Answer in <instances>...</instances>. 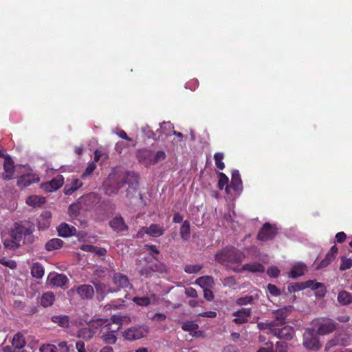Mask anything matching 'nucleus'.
Wrapping results in <instances>:
<instances>
[{
    "mask_svg": "<svg viewBox=\"0 0 352 352\" xmlns=\"http://www.w3.org/2000/svg\"><path fill=\"white\" fill-rule=\"evenodd\" d=\"M50 213L48 212H45L44 214H42L40 217L38 219V228L39 230H45L50 225Z\"/></svg>",
    "mask_w": 352,
    "mask_h": 352,
    "instance_id": "35",
    "label": "nucleus"
},
{
    "mask_svg": "<svg viewBox=\"0 0 352 352\" xmlns=\"http://www.w3.org/2000/svg\"><path fill=\"white\" fill-rule=\"evenodd\" d=\"M41 198L36 195L29 196L26 200L27 204L32 206H36L41 202Z\"/></svg>",
    "mask_w": 352,
    "mask_h": 352,
    "instance_id": "54",
    "label": "nucleus"
},
{
    "mask_svg": "<svg viewBox=\"0 0 352 352\" xmlns=\"http://www.w3.org/2000/svg\"><path fill=\"white\" fill-rule=\"evenodd\" d=\"M157 299H158L157 296L154 293H151L148 296H142V297L135 296L133 298V301L137 305H139L141 307H147L151 302L154 303Z\"/></svg>",
    "mask_w": 352,
    "mask_h": 352,
    "instance_id": "25",
    "label": "nucleus"
},
{
    "mask_svg": "<svg viewBox=\"0 0 352 352\" xmlns=\"http://www.w3.org/2000/svg\"><path fill=\"white\" fill-rule=\"evenodd\" d=\"M274 351V344L270 341H267L261 346L257 352H273Z\"/></svg>",
    "mask_w": 352,
    "mask_h": 352,
    "instance_id": "52",
    "label": "nucleus"
},
{
    "mask_svg": "<svg viewBox=\"0 0 352 352\" xmlns=\"http://www.w3.org/2000/svg\"><path fill=\"white\" fill-rule=\"evenodd\" d=\"M197 283L201 287H204L206 286H211L214 283V280L212 276H205L199 277L197 279Z\"/></svg>",
    "mask_w": 352,
    "mask_h": 352,
    "instance_id": "42",
    "label": "nucleus"
},
{
    "mask_svg": "<svg viewBox=\"0 0 352 352\" xmlns=\"http://www.w3.org/2000/svg\"><path fill=\"white\" fill-rule=\"evenodd\" d=\"M4 173L2 175V177L4 180H10L13 178L15 168L14 162L10 156L5 157L3 164Z\"/></svg>",
    "mask_w": 352,
    "mask_h": 352,
    "instance_id": "19",
    "label": "nucleus"
},
{
    "mask_svg": "<svg viewBox=\"0 0 352 352\" xmlns=\"http://www.w3.org/2000/svg\"><path fill=\"white\" fill-rule=\"evenodd\" d=\"M306 288H311L313 290H318L317 296L323 297L325 295V288L324 285L315 280H309L305 282L293 283L288 285L287 290L290 293L302 291Z\"/></svg>",
    "mask_w": 352,
    "mask_h": 352,
    "instance_id": "2",
    "label": "nucleus"
},
{
    "mask_svg": "<svg viewBox=\"0 0 352 352\" xmlns=\"http://www.w3.org/2000/svg\"><path fill=\"white\" fill-rule=\"evenodd\" d=\"M223 153L220 152L215 153L214 155L215 165L220 170H223L225 168V164L224 162H223Z\"/></svg>",
    "mask_w": 352,
    "mask_h": 352,
    "instance_id": "44",
    "label": "nucleus"
},
{
    "mask_svg": "<svg viewBox=\"0 0 352 352\" xmlns=\"http://www.w3.org/2000/svg\"><path fill=\"white\" fill-rule=\"evenodd\" d=\"M280 273L279 269L276 266L270 267L267 270V274L271 278H277Z\"/></svg>",
    "mask_w": 352,
    "mask_h": 352,
    "instance_id": "56",
    "label": "nucleus"
},
{
    "mask_svg": "<svg viewBox=\"0 0 352 352\" xmlns=\"http://www.w3.org/2000/svg\"><path fill=\"white\" fill-rule=\"evenodd\" d=\"M292 310V306L289 305L273 311L272 315L274 320L267 324L269 329H274L278 326L284 325L286 322V318L289 316Z\"/></svg>",
    "mask_w": 352,
    "mask_h": 352,
    "instance_id": "3",
    "label": "nucleus"
},
{
    "mask_svg": "<svg viewBox=\"0 0 352 352\" xmlns=\"http://www.w3.org/2000/svg\"><path fill=\"white\" fill-rule=\"evenodd\" d=\"M142 233L153 237H158L164 234V230L160 225L153 223L149 227H142L137 234L138 237H141Z\"/></svg>",
    "mask_w": 352,
    "mask_h": 352,
    "instance_id": "15",
    "label": "nucleus"
},
{
    "mask_svg": "<svg viewBox=\"0 0 352 352\" xmlns=\"http://www.w3.org/2000/svg\"><path fill=\"white\" fill-rule=\"evenodd\" d=\"M39 181V177L33 173H28L26 175H21L17 179V186L20 188H25L32 184L38 182Z\"/></svg>",
    "mask_w": 352,
    "mask_h": 352,
    "instance_id": "22",
    "label": "nucleus"
},
{
    "mask_svg": "<svg viewBox=\"0 0 352 352\" xmlns=\"http://www.w3.org/2000/svg\"><path fill=\"white\" fill-rule=\"evenodd\" d=\"M338 344V340L336 339H331L329 340L325 345L324 351L327 352L332 347L336 346Z\"/></svg>",
    "mask_w": 352,
    "mask_h": 352,
    "instance_id": "64",
    "label": "nucleus"
},
{
    "mask_svg": "<svg viewBox=\"0 0 352 352\" xmlns=\"http://www.w3.org/2000/svg\"><path fill=\"white\" fill-rule=\"evenodd\" d=\"M338 300L342 305H347L352 302V295L349 292L342 290L338 293Z\"/></svg>",
    "mask_w": 352,
    "mask_h": 352,
    "instance_id": "39",
    "label": "nucleus"
},
{
    "mask_svg": "<svg viewBox=\"0 0 352 352\" xmlns=\"http://www.w3.org/2000/svg\"><path fill=\"white\" fill-rule=\"evenodd\" d=\"M104 326L109 330H113L114 333L121 328L122 324H113L107 319L98 318L91 322V326L95 329H99L100 327Z\"/></svg>",
    "mask_w": 352,
    "mask_h": 352,
    "instance_id": "17",
    "label": "nucleus"
},
{
    "mask_svg": "<svg viewBox=\"0 0 352 352\" xmlns=\"http://www.w3.org/2000/svg\"><path fill=\"white\" fill-rule=\"evenodd\" d=\"M202 266L199 265H188L184 267L185 272L188 274H196L200 271Z\"/></svg>",
    "mask_w": 352,
    "mask_h": 352,
    "instance_id": "51",
    "label": "nucleus"
},
{
    "mask_svg": "<svg viewBox=\"0 0 352 352\" xmlns=\"http://www.w3.org/2000/svg\"><path fill=\"white\" fill-rule=\"evenodd\" d=\"M148 330L142 326L133 327L123 332L124 338L129 341L140 339L147 335Z\"/></svg>",
    "mask_w": 352,
    "mask_h": 352,
    "instance_id": "8",
    "label": "nucleus"
},
{
    "mask_svg": "<svg viewBox=\"0 0 352 352\" xmlns=\"http://www.w3.org/2000/svg\"><path fill=\"white\" fill-rule=\"evenodd\" d=\"M56 346L52 344H44L40 347L41 352H56Z\"/></svg>",
    "mask_w": 352,
    "mask_h": 352,
    "instance_id": "58",
    "label": "nucleus"
},
{
    "mask_svg": "<svg viewBox=\"0 0 352 352\" xmlns=\"http://www.w3.org/2000/svg\"><path fill=\"white\" fill-rule=\"evenodd\" d=\"M223 284L229 287L234 286L236 284V280L233 276L226 277L223 280Z\"/></svg>",
    "mask_w": 352,
    "mask_h": 352,
    "instance_id": "63",
    "label": "nucleus"
},
{
    "mask_svg": "<svg viewBox=\"0 0 352 352\" xmlns=\"http://www.w3.org/2000/svg\"><path fill=\"white\" fill-rule=\"evenodd\" d=\"M93 329H96L95 328L91 327V324L89 325V328H82L78 331V337L82 338L86 340H89L94 337L95 331Z\"/></svg>",
    "mask_w": 352,
    "mask_h": 352,
    "instance_id": "37",
    "label": "nucleus"
},
{
    "mask_svg": "<svg viewBox=\"0 0 352 352\" xmlns=\"http://www.w3.org/2000/svg\"><path fill=\"white\" fill-rule=\"evenodd\" d=\"M174 129V126L170 122H164L160 125V129H157L156 133L151 131L149 126L144 130L148 138L153 139L160 138L162 134L166 137L171 135V133Z\"/></svg>",
    "mask_w": 352,
    "mask_h": 352,
    "instance_id": "6",
    "label": "nucleus"
},
{
    "mask_svg": "<svg viewBox=\"0 0 352 352\" xmlns=\"http://www.w3.org/2000/svg\"><path fill=\"white\" fill-rule=\"evenodd\" d=\"M153 151L148 148H144L137 151L138 160L146 166L153 165Z\"/></svg>",
    "mask_w": 352,
    "mask_h": 352,
    "instance_id": "13",
    "label": "nucleus"
},
{
    "mask_svg": "<svg viewBox=\"0 0 352 352\" xmlns=\"http://www.w3.org/2000/svg\"><path fill=\"white\" fill-rule=\"evenodd\" d=\"M145 261V265L140 270L142 276L148 278L153 272H162L164 269V265L155 258H147Z\"/></svg>",
    "mask_w": 352,
    "mask_h": 352,
    "instance_id": "5",
    "label": "nucleus"
},
{
    "mask_svg": "<svg viewBox=\"0 0 352 352\" xmlns=\"http://www.w3.org/2000/svg\"><path fill=\"white\" fill-rule=\"evenodd\" d=\"M110 227L116 232H120L127 231L128 226L126 224L123 217L121 216H116L109 222Z\"/></svg>",
    "mask_w": 352,
    "mask_h": 352,
    "instance_id": "24",
    "label": "nucleus"
},
{
    "mask_svg": "<svg viewBox=\"0 0 352 352\" xmlns=\"http://www.w3.org/2000/svg\"><path fill=\"white\" fill-rule=\"evenodd\" d=\"M288 344L284 341H278L275 344V350L273 352H287Z\"/></svg>",
    "mask_w": 352,
    "mask_h": 352,
    "instance_id": "49",
    "label": "nucleus"
},
{
    "mask_svg": "<svg viewBox=\"0 0 352 352\" xmlns=\"http://www.w3.org/2000/svg\"><path fill=\"white\" fill-rule=\"evenodd\" d=\"M306 270V265L304 264H298L292 267L289 273V276L292 278H296L304 274Z\"/></svg>",
    "mask_w": 352,
    "mask_h": 352,
    "instance_id": "34",
    "label": "nucleus"
},
{
    "mask_svg": "<svg viewBox=\"0 0 352 352\" xmlns=\"http://www.w3.org/2000/svg\"><path fill=\"white\" fill-rule=\"evenodd\" d=\"M253 300H254V298L252 296H245L239 298L236 300V303L239 306H242V305H246L248 304H252Z\"/></svg>",
    "mask_w": 352,
    "mask_h": 352,
    "instance_id": "48",
    "label": "nucleus"
},
{
    "mask_svg": "<svg viewBox=\"0 0 352 352\" xmlns=\"http://www.w3.org/2000/svg\"><path fill=\"white\" fill-rule=\"evenodd\" d=\"M48 278L50 280V283L57 287H63L69 282L68 278L63 274L50 275Z\"/></svg>",
    "mask_w": 352,
    "mask_h": 352,
    "instance_id": "26",
    "label": "nucleus"
},
{
    "mask_svg": "<svg viewBox=\"0 0 352 352\" xmlns=\"http://www.w3.org/2000/svg\"><path fill=\"white\" fill-rule=\"evenodd\" d=\"M100 338L103 342L107 344H114L117 341V336L113 330H109L104 326L100 327Z\"/></svg>",
    "mask_w": 352,
    "mask_h": 352,
    "instance_id": "21",
    "label": "nucleus"
},
{
    "mask_svg": "<svg viewBox=\"0 0 352 352\" xmlns=\"http://www.w3.org/2000/svg\"><path fill=\"white\" fill-rule=\"evenodd\" d=\"M51 321L63 328H67L69 325V317L67 315L52 316L51 317Z\"/></svg>",
    "mask_w": 352,
    "mask_h": 352,
    "instance_id": "30",
    "label": "nucleus"
},
{
    "mask_svg": "<svg viewBox=\"0 0 352 352\" xmlns=\"http://www.w3.org/2000/svg\"><path fill=\"white\" fill-rule=\"evenodd\" d=\"M198 328L199 325L192 321L186 322L182 326V329L184 331H189L190 333L192 331H195Z\"/></svg>",
    "mask_w": 352,
    "mask_h": 352,
    "instance_id": "46",
    "label": "nucleus"
},
{
    "mask_svg": "<svg viewBox=\"0 0 352 352\" xmlns=\"http://www.w3.org/2000/svg\"><path fill=\"white\" fill-rule=\"evenodd\" d=\"M25 233V228L22 226H16L11 231L10 237L15 240L19 243L23 239L24 234Z\"/></svg>",
    "mask_w": 352,
    "mask_h": 352,
    "instance_id": "31",
    "label": "nucleus"
},
{
    "mask_svg": "<svg viewBox=\"0 0 352 352\" xmlns=\"http://www.w3.org/2000/svg\"><path fill=\"white\" fill-rule=\"evenodd\" d=\"M82 186V182L78 178L72 179L70 182H67L64 187V193L66 195H72L76 190Z\"/></svg>",
    "mask_w": 352,
    "mask_h": 352,
    "instance_id": "27",
    "label": "nucleus"
},
{
    "mask_svg": "<svg viewBox=\"0 0 352 352\" xmlns=\"http://www.w3.org/2000/svg\"><path fill=\"white\" fill-rule=\"evenodd\" d=\"M204 296L208 301H212L214 299L213 292L208 288L204 289Z\"/></svg>",
    "mask_w": 352,
    "mask_h": 352,
    "instance_id": "61",
    "label": "nucleus"
},
{
    "mask_svg": "<svg viewBox=\"0 0 352 352\" xmlns=\"http://www.w3.org/2000/svg\"><path fill=\"white\" fill-rule=\"evenodd\" d=\"M276 338L286 340H291L295 335V330L291 326H284L279 329L275 327L274 329H269Z\"/></svg>",
    "mask_w": 352,
    "mask_h": 352,
    "instance_id": "10",
    "label": "nucleus"
},
{
    "mask_svg": "<svg viewBox=\"0 0 352 352\" xmlns=\"http://www.w3.org/2000/svg\"><path fill=\"white\" fill-rule=\"evenodd\" d=\"M352 267V259L342 256L341 258V263L340 265V270L344 271Z\"/></svg>",
    "mask_w": 352,
    "mask_h": 352,
    "instance_id": "47",
    "label": "nucleus"
},
{
    "mask_svg": "<svg viewBox=\"0 0 352 352\" xmlns=\"http://www.w3.org/2000/svg\"><path fill=\"white\" fill-rule=\"evenodd\" d=\"M318 325L317 333L318 335H327L332 333L338 325L333 320L329 318L318 319L314 322Z\"/></svg>",
    "mask_w": 352,
    "mask_h": 352,
    "instance_id": "7",
    "label": "nucleus"
},
{
    "mask_svg": "<svg viewBox=\"0 0 352 352\" xmlns=\"http://www.w3.org/2000/svg\"><path fill=\"white\" fill-rule=\"evenodd\" d=\"M179 234L181 238L184 241H187L190 238V222L186 220L183 222L180 228Z\"/></svg>",
    "mask_w": 352,
    "mask_h": 352,
    "instance_id": "41",
    "label": "nucleus"
},
{
    "mask_svg": "<svg viewBox=\"0 0 352 352\" xmlns=\"http://www.w3.org/2000/svg\"><path fill=\"white\" fill-rule=\"evenodd\" d=\"M63 245V241L57 238L52 239L45 243V250L52 251L60 248Z\"/></svg>",
    "mask_w": 352,
    "mask_h": 352,
    "instance_id": "38",
    "label": "nucleus"
},
{
    "mask_svg": "<svg viewBox=\"0 0 352 352\" xmlns=\"http://www.w3.org/2000/svg\"><path fill=\"white\" fill-rule=\"evenodd\" d=\"M3 245L5 248L14 250L21 246V243L10 237V239H7L3 241Z\"/></svg>",
    "mask_w": 352,
    "mask_h": 352,
    "instance_id": "45",
    "label": "nucleus"
},
{
    "mask_svg": "<svg viewBox=\"0 0 352 352\" xmlns=\"http://www.w3.org/2000/svg\"><path fill=\"white\" fill-rule=\"evenodd\" d=\"M302 345L306 349L313 351H318L321 348L318 333L314 329H305L303 333Z\"/></svg>",
    "mask_w": 352,
    "mask_h": 352,
    "instance_id": "4",
    "label": "nucleus"
},
{
    "mask_svg": "<svg viewBox=\"0 0 352 352\" xmlns=\"http://www.w3.org/2000/svg\"><path fill=\"white\" fill-rule=\"evenodd\" d=\"M338 249L336 245H333L329 252L316 266V269H322L327 267L336 258Z\"/></svg>",
    "mask_w": 352,
    "mask_h": 352,
    "instance_id": "23",
    "label": "nucleus"
},
{
    "mask_svg": "<svg viewBox=\"0 0 352 352\" xmlns=\"http://www.w3.org/2000/svg\"><path fill=\"white\" fill-rule=\"evenodd\" d=\"M144 248L147 251L150 252V253L152 256H153L154 254L157 255L160 254V251L157 250V247L155 245L146 244L144 245Z\"/></svg>",
    "mask_w": 352,
    "mask_h": 352,
    "instance_id": "60",
    "label": "nucleus"
},
{
    "mask_svg": "<svg viewBox=\"0 0 352 352\" xmlns=\"http://www.w3.org/2000/svg\"><path fill=\"white\" fill-rule=\"evenodd\" d=\"M31 274L33 277L36 278H41L44 275V268L39 263L33 264L31 268Z\"/></svg>",
    "mask_w": 352,
    "mask_h": 352,
    "instance_id": "40",
    "label": "nucleus"
},
{
    "mask_svg": "<svg viewBox=\"0 0 352 352\" xmlns=\"http://www.w3.org/2000/svg\"><path fill=\"white\" fill-rule=\"evenodd\" d=\"M277 234V228L270 223H265L257 234V239L267 241L273 239Z\"/></svg>",
    "mask_w": 352,
    "mask_h": 352,
    "instance_id": "9",
    "label": "nucleus"
},
{
    "mask_svg": "<svg viewBox=\"0 0 352 352\" xmlns=\"http://www.w3.org/2000/svg\"><path fill=\"white\" fill-rule=\"evenodd\" d=\"M25 338L21 333L19 332L14 336L12 341V347L21 349L25 346Z\"/></svg>",
    "mask_w": 352,
    "mask_h": 352,
    "instance_id": "36",
    "label": "nucleus"
},
{
    "mask_svg": "<svg viewBox=\"0 0 352 352\" xmlns=\"http://www.w3.org/2000/svg\"><path fill=\"white\" fill-rule=\"evenodd\" d=\"M0 264L8 267L12 270L15 269L16 267V263L14 261L8 260L6 258H0Z\"/></svg>",
    "mask_w": 352,
    "mask_h": 352,
    "instance_id": "55",
    "label": "nucleus"
},
{
    "mask_svg": "<svg viewBox=\"0 0 352 352\" xmlns=\"http://www.w3.org/2000/svg\"><path fill=\"white\" fill-rule=\"evenodd\" d=\"M34 241V236L32 234V231L25 228V233L23 236V243H32Z\"/></svg>",
    "mask_w": 352,
    "mask_h": 352,
    "instance_id": "53",
    "label": "nucleus"
},
{
    "mask_svg": "<svg viewBox=\"0 0 352 352\" xmlns=\"http://www.w3.org/2000/svg\"><path fill=\"white\" fill-rule=\"evenodd\" d=\"M94 285L96 288V293L100 295L102 298H104V296L108 294L114 292L113 289L110 288L108 285L100 281L94 282Z\"/></svg>",
    "mask_w": 352,
    "mask_h": 352,
    "instance_id": "29",
    "label": "nucleus"
},
{
    "mask_svg": "<svg viewBox=\"0 0 352 352\" xmlns=\"http://www.w3.org/2000/svg\"><path fill=\"white\" fill-rule=\"evenodd\" d=\"M112 282L116 287L115 289H113L114 292L120 290L121 289H126L128 287H131V283L128 277L122 274L120 272L114 273L112 276Z\"/></svg>",
    "mask_w": 352,
    "mask_h": 352,
    "instance_id": "11",
    "label": "nucleus"
},
{
    "mask_svg": "<svg viewBox=\"0 0 352 352\" xmlns=\"http://www.w3.org/2000/svg\"><path fill=\"white\" fill-rule=\"evenodd\" d=\"M58 232L59 236L62 237H69L76 234V229L66 223H62L58 228Z\"/></svg>",
    "mask_w": 352,
    "mask_h": 352,
    "instance_id": "28",
    "label": "nucleus"
},
{
    "mask_svg": "<svg viewBox=\"0 0 352 352\" xmlns=\"http://www.w3.org/2000/svg\"><path fill=\"white\" fill-rule=\"evenodd\" d=\"M245 258V255L242 251L232 245L226 246L218 251L214 256L216 261L221 264L236 265V266L231 267V269L239 267Z\"/></svg>",
    "mask_w": 352,
    "mask_h": 352,
    "instance_id": "1",
    "label": "nucleus"
},
{
    "mask_svg": "<svg viewBox=\"0 0 352 352\" xmlns=\"http://www.w3.org/2000/svg\"><path fill=\"white\" fill-rule=\"evenodd\" d=\"M252 311L250 308H241V309L233 312L232 316L236 318L232 322L236 324H242L248 321V318L251 316Z\"/></svg>",
    "mask_w": 352,
    "mask_h": 352,
    "instance_id": "18",
    "label": "nucleus"
},
{
    "mask_svg": "<svg viewBox=\"0 0 352 352\" xmlns=\"http://www.w3.org/2000/svg\"><path fill=\"white\" fill-rule=\"evenodd\" d=\"M55 301V296L52 292H47L43 294L41 298V305L44 307L52 306Z\"/></svg>",
    "mask_w": 352,
    "mask_h": 352,
    "instance_id": "32",
    "label": "nucleus"
},
{
    "mask_svg": "<svg viewBox=\"0 0 352 352\" xmlns=\"http://www.w3.org/2000/svg\"><path fill=\"white\" fill-rule=\"evenodd\" d=\"M76 290L80 298L83 300L91 299L94 295V289L91 285H80L76 287Z\"/></svg>",
    "mask_w": 352,
    "mask_h": 352,
    "instance_id": "20",
    "label": "nucleus"
},
{
    "mask_svg": "<svg viewBox=\"0 0 352 352\" xmlns=\"http://www.w3.org/2000/svg\"><path fill=\"white\" fill-rule=\"evenodd\" d=\"M129 177H131L135 184H138V177L134 173H127L126 175L122 179V183L119 184L116 188H115L113 190L109 191V190L107 189L106 191V193H115L116 194L118 191V190L122 188L124 184H130V179Z\"/></svg>",
    "mask_w": 352,
    "mask_h": 352,
    "instance_id": "33",
    "label": "nucleus"
},
{
    "mask_svg": "<svg viewBox=\"0 0 352 352\" xmlns=\"http://www.w3.org/2000/svg\"><path fill=\"white\" fill-rule=\"evenodd\" d=\"M230 188H232L235 192H241L243 190V183L238 170H234L232 172L230 186L226 187L227 194L230 193Z\"/></svg>",
    "mask_w": 352,
    "mask_h": 352,
    "instance_id": "14",
    "label": "nucleus"
},
{
    "mask_svg": "<svg viewBox=\"0 0 352 352\" xmlns=\"http://www.w3.org/2000/svg\"><path fill=\"white\" fill-rule=\"evenodd\" d=\"M217 175L219 177L218 187L220 190L226 188L227 186H229V179L223 173L219 172Z\"/></svg>",
    "mask_w": 352,
    "mask_h": 352,
    "instance_id": "43",
    "label": "nucleus"
},
{
    "mask_svg": "<svg viewBox=\"0 0 352 352\" xmlns=\"http://www.w3.org/2000/svg\"><path fill=\"white\" fill-rule=\"evenodd\" d=\"M335 239L337 243H343L346 239V234L344 232H339L336 234Z\"/></svg>",
    "mask_w": 352,
    "mask_h": 352,
    "instance_id": "62",
    "label": "nucleus"
},
{
    "mask_svg": "<svg viewBox=\"0 0 352 352\" xmlns=\"http://www.w3.org/2000/svg\"><path fill=\"white\" fill-rule=\"evenodd\" d=\"M64 184L63 175H58L50 182H44L41 184V188L46 192H53L59 189Z\"/></svg>",
    "mask_w": 352,
    "mask_h": 352,
    "instance_id": "12",
    "label": "nucleus"
},
{
    "mask_svg": "<svg viewBox=\"0 0 352 352\" xmlns=\"http://www.w3.org/2000/svg\"><path fill=\"white\" fill-rule=\"evenodd\" d=\"M166 157V154L164 151H157L155 153H153V165L164 160Z\"/></svg>",
    "mask_w": 352,
    "mask_h": 352,
    "instance_id": "50",
    "label": "nucleus"
},
{
    "mask_svg": "<svg viewBox=\"0 0 352 352\" xmlns=\"http://www.w3.org/2000/svg\"><path fill=\"white\" fill-rule=\"evenodd\" d=\"M267 289L273 296H278L280 295V289L275 285L269 283L267 286Z\"/></svg>",
    "mask_w": 352,
    "mask_h": 352,
    "instance_id": "57",
    "label": "nucleus"
},
{
    "mask_svg": "<svg viewBox=\"0 0 352 352\" xmlns=\"http://www.w3.org/2000/svg\"><path fill=\"white\" fill-rule=\"evenodd\" d=\"M96 166L94 162L89 164L87 166V167L86 168L84 173L82 174L81 177L82 179L86 178L87 176L90 175L94 172V170L96 169Z\"/></svg>",
    "mask_w": 352,
    "mask_h": 352,
    "instance_id": "59",
    "label": "nucleus"
},
{
    "mask_svg": "<svg viewBox=\"0 0 352 352\" xmlns=\"http://www.w3.org/2000/svg\"><path fill=\"white\" fill-rule=\"evenodd\" d=\"M232 270L236 273H241L245 271L255 273L263 272L265 271V267L258 262H253L250 263H246L241 267H232Z\"/></svg>",
    "mask_w": 352,
    "mask_h": 352,
    "instance_id": "16",
    "label": "nucleus"
}]
</instances>
